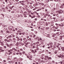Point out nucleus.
<instances>
[{"mask_svg": "<svg viewBox=\"0 0 64 64\" xmlns=\"http://www.w3.org/2000/svg\"><path fill=\"white\" fill-rule=\"evenodd\" d=\"M34 51L33 50H32V53H34V56H35L36 55H35V52H34Z\"/></svg>", "mask_w": 64, "mask_h": 64, "instance_id": "nucleus-1", "label": "nucleus"}, {"mask_svg": "<svg viewBox=\"0 0 64 64\" xmlns=\"http://www.w3.org/2000/svg\"><path fill=\"white\" fill-rule=\"evenodd\" d=\"M38 4L40 5V6H43V5H44V4L43 3H40L39 2H38Z\"/></svg>", "mask_w": 64, "mask_h": 64, "instance_id": "nucleus-2", "label": "nucleus"}, {"mask_svg": "<svg viewBox=\"0 0 64 64\" xmlns=\"http://www.w3.org/2000/svg\"><path fill=\"white\" fill-rule=\"evenodd\" d=\"M31 43L30 42H28L26 44V45H29Z\"/></svg>", "mask_w": 64, "mask_h": 64, "instance_id": "nucleus-3", "label": "nucleus"}, {"mask_svg": "<svg viewBox=\"0 0 64 64\" xmlns=\"http://www.w3.org/2000/svg\"><path fill=\"white\" fill-rule=\"evenodd\" d=\"M48 56H45V58H44V60H47V59L48 58Z\"/></svg>", "mask_w": 64, "mask_h": 64, "instance_id": "nucleus-4", "label": "nucleus"}, {"mask_svg": "<svg viewBox=\"0 0 64 64\" xmlns=\"http://www.w3.org/2000/svg\"><path fill=\"white\" fill-rule=\"evenodd\" d=\"M58 14H60L61 13V12H62V10H59L58 11Z\"/></svg>", "mask_w": 64, "mask_h": 64, "instance_id": "nucleus-5", "label": "nucleus"}, {"mask_svg": "<svg viewBox=\"0 0 64 64\" xmlns=\"http://www.w3.org/2000/svg\"><path fill=\"white\" fill-rule=\"evenodd\" d=\"M4 55L5 56H7V55H8V53H7V52H6Z\"/></svg>", "mask_w": 64, "mask_h": 64, "instance_id": "nucleus-6", "label": "nucleus"}, {"mask_svg": "<svg viewBox=\"0 0 64 64\" xmlns=\"http://www.w3.org/2000/svg\"><path fill=\"white\" fill-rule=\"evenodd\" d=\"M47 59L48 60H49L50 59V60H51V59H52V58H51V57H48V58H47Z\"/></svg>", "mask_w": 64, "mask_h": 64, "instance_id": "nucleus-7", "label": "nucleus"}, {"mask_svg": "<svg viewBox=\"0 0 64 64\" xmlns=\"http://www.w3.org/2000/svg\"><path fill=\"white\" fill-rule=\"evenodd\" d=\"M62 49V51H64V47H62L61 48Z\"/></svg>", "mask_w": 64, "mask_h": 64, "instance_id": "nucleus-8", "label": "nucleus"}, {"mask_svg": "<svg viewBox=\"0 0 64 64\" xmlns=\"http://www.w3.org/2000/svg\"><path fill=\"white\" fill-rule=\"evenodd\" d=\"M27 42V40H25L23 41V42L24 43H26Z\"/></svg>", "mask_w": 64, "mask_h": 64, "instance_id": "nucleus-9", "label": "nucleus"}, {"mask_svg": "<svg viewBox=\"0 0 64 64\" xmlns=\"http://www.w3.org/2000/svg\"><path fill=\"white\" fill-rule=\"evenodd\" d=\"M59 25H60V26H62H62H63V24H61H61H59Z\"/></svg>", "mask_w": 64, "mask_h": 64, "instance_id": "nucleus-10", "label": "nucleus"}, {"mask_svg": "<svg viewBox=\"0 0 64 64\" xmlns=\"http://www.w3.org/2000/svg\"><path fill=\"white\" fill-rule=\"evenodd\" d=\"M0 33L1 34H2L3 33V30H1L0 31Z\"/></svg>", "mask_w": 64, "mask_h": 64, "instance_id": "nucleus-11", "label": "nucleus"}, {"mask_svg": "<svg viewBox=\"0 0 64 64\" xmlns=\"http://www.w3.org/2000/svg\"><path fill=\"white\" fill-rule=\"evenodd\" d=\"M1 45L2 46H4V44L3 43V42H2V43H1Z\"/></svg>", "mask_w": 64, "mask_h": 64, "instance_id": "nucleus-12", "label": "nucleus"}, {"mask_svg": "<svg viewBox=\"0 0 64 64\" xmlns=\"http://www.w3.org/2000/svg\"><path fill=\"white\" fill-rule=\"evenodd\" d=\"M25 32H22V35H25Z\"/></svg>", "mask_w": 64, "mask_h": 64, "instance_id": "nucleus-13", "label": "nucleus"}, {"mask_svg": "<svg viewBox=\"0 0 64 64\" xmlns=\"http://www.w3.org/2000/svg\"><path fill=\"white\" fill-rule=\"evenodd\" d=\"M2 47H0V50H2Z\"/></svg>", "mask_w": 64, "mask_h": 64, "instance_id": "nucleus-14", "label": "nucleus"}, {"mask_svg": "<svg viewBox=\"0 0 64 64\" xmlns=\"http://www.w3.org/2000/svg\"><path fill=\"white\" fill-rule=\"evenodd\" d=\"M49 44L50 45H52V44H53V43H52V42H50L49 43Z\"/></svg>", "mask_w": 64, "mask_h": 64, "instance_id": "nucleus-15", "label": "nucleus"}, {"mask_svg": "<svg viewBox=\"0 0 64 64\" xmlns=\"http://www.w3.org/2000/svg\"><path fill=\"white\" fill-rule=\"evenodd\" d=\"M10 46H13V44H10Z\"/></svg>", "mask_w": 64, "mask_h": 64, "instance_id": "nucleus-16", "label": "nucleus"}, {"mask_svg": "<svg viewBox=\"0 0 64 64\" xmlns=\"http://www.w3.org/2000/svg\"><path fill=\"white\" fill-rule=\"evenodd\" d=\"M39 39L40 40V41H42V39H41V38H39Z\"/></svg>", "mask_w": 64, "mask_h": 64, "instance_id": "nucleus-17", "label": "nucleus"}, {"mask_svg": "<svg viewBox=\"0 0 64 64\" xmlns=\"http://www.w3.org/2000/svg\"><path fill=\"white\" fill-rule=\"evenodd\" d=\"M50 19H53V18H52V16H51L50 17Z\"/></svg>", "mask_w": 64, "mask_h": 64, "instance_id": "nucleus-18", "label": "nucleus"}, {"mask_svg": "<svg viewBox=\"0 0 64 64\" xmlns=\"http://www.w3.org/2000/svg\"><path fill=\"white\" fill-rule=\"evenodd\" d=\"M11 62H12V61H10H10L8 62L9 63H10V64H11Z\"/></svg>", "mask_w": 64, "mask_h": 64, "instance_id": "nucleus-19", "label": "nucleus"}, {"mask_svg": "<svg viewBox=\"0 0 64 64\" xmlns=\"http://www.w3.org/2000/svg\"><path fill=\"white\" fill-rule=\"evenodd\" d=\"M23 40H26V38H23Z\"/></svg>", "mask_w": 64, "mask_h": 64, "instance_id": "nucleus-20", "label": "nucleus"}, {"mask_svg": "<svg viewBox=\"0 0 64 64\" xmlns=\"http://www.w3.org/2000/svg\"><path fill=\"white\" fill-rule=\"evenodd\" d=\"M59 7V6H58V5H56V7L57 8H58V7Z\"/></svg>", "mask_w": 64, "mask_h": 64, "instance_id": "nucleus-21", "label": "nucleus"}, {"mask_svg": "<svg viewBox=\"0 0 64 64\" xmlns=\"http://www.w3.org/2000/svg\"><path fill=\"white\" fill-rule=\"evenodd\" d=\"M36 50V51H37L38 50H39V48H37Z\"/></svg>", "mask_w": 64, "mask_h": 64, "instance_id": "nucleus-22", "label": "nucleus"}, {"mask_svg": "<svg viewBox=\"0 0 64 64\" xmlns=\"http://www.w3.org/2000/svg\"><path fill=\"white\" fill-rule=\"evenodd\" d=\"M13 40L14 41H15V40H16V38H13Z\"/></svg>", "mask_w": 64, "mask_h": 64, "instance_id": "nucleus-23", "label": "nucleus"}, {"mask_svg": "<svg viewBox=\"0 0 64 64\" xmlns=\"http://www.w3.org/2000/svg\"><path fill=\"white\" fill-rule=\"evenodd\" d=\"M41 59H44V58H43V56H41Z\"/></svg>", "mask_w": 64, "mask_h": 64, "instance_id": "nucleus-24", "label": "nucleus"}, {"mask_svg": "<svg viewBox=\"0 0 64 64\" xmlns=\"http://www.w3.org/2000/svg\"><path fill=\"white\" fill-rule=\"evenodd\" d=\"M62 13L63 14H64V12L63 11H62V12L61 14H62Z\"/></svg>", "mask_w": 64, "mask_h": 64, "instance_id": "nucleus-25", "label": "nucleus"}, {"mask_svg": "<svg viewBox=\"0 0 64 64\" xmlns=\"http://www.w3.org/2000/svg\"><path fill=\"white\" fill-rule=\"evenodd\" d=\"M9 40H10V41H12V39H10Z\"/></svg>", "mask_w": 64, "mask_h": 64, "instance_id": "nucleus-26", "label": "nucleus"}, {"mask_svg": "<svg viewBox=\"0 0 64 64\" xmlns=\"http://www.w3.org/2000/svg\"><path fill=\"white\" fill-rule=\"evenodd\" d=\"M28 40H29V41H31V38H29L28 39Z\"/></svg>", "mask_w": 64, "mask_h": 64, "instance_id": "nucleus-27", "label": "nucleus"}, {"mask_svg": "<svg viewBox=\"0 0 64 64\" xmlns=\"http://www.w3.org/2000/svg\"><path fill=\"white\" fill-rule=\"evenodd\" d=\"M62 36H60V38H62Z\"/></svg>", "mask_w": 64, "mask_h": 64, "instance_id": "nucleus-28", "label": "nucleus"}, {"mask_svg": "<svg viewBox=\"0 0 64 64\" xmlns=\"http://www.w3.org/2000/svg\"><path fill=\"white\" fill-rule=\"evenodd\" d=\"M41 30H44V29L43 28H41Z\"/></svg>", "mask_w": 64, "mask_h": 64, "instance_id": "nucleus-29", "label": "nucleus"}, {"mask_svg": "<svg viewBox=\"0 0 64 64\" xmlns=\"http://www.w3.org/2000/svg\"><path fill=\"white\" fill-rule=\"evenodd\" d=\"M46 29V30H47V29H49V28L48 27H47Z\"/></svg>", "mask_w": 64, "mask_h": 64, "instance_id": "nucleus-30", "label": "nucleus"}, {"mask_svg": "<svg viewBox=\"0 0 64 64\" xmlns=\"http://www.w3.org/2000/svg\"><path fill=\"white\" fill-rule=\"evenodd\" d=\"M58 56L59 58H60V57L61 58H62V56Z\"/></svg>", "mask_w": 64, "mask_h": 64, "instance_id": "nucleus-31", "label": "nucleus"}, {"mask_svg": "<svg viewBox=\"0 0 64 64\" xmlns=\"http://www.w3.org/2000/svg\"><path fill=\"white\" fill-rule=\"evenodd\" d=\"M8 37H9V38H11V37H12V36H8Z\"/></svg>", "mask_w": 64, "mask_h": 64, "instance_id": "nucleus-32", "label": "nucleus"}, {"mask_svg": "<svg viewBox=\"0 0 64 64\" xmlns=\"http://www.w3.org/2000/svg\"><path fill=\"white\" fill-rule=\"evenodd\" d=\"M27 45H26V44L25 45V47H26L27 48H28V46H27Z\"/></svg>", "mask_w": 64, "mask_h": 64, "instance_id": "nucleus-33", "label": "nucleus"}, {"mask_svg": "<svg viewBox=\"0 0 64 64\" xmlns=\"http://www.w3.org/2000/svg\"><path fill=\"white\" fill-rule=\"evenodd\" d=\"M25 34L26 35H28V34L27 33H26Z\"/></svg>", "mask_w": 64, "mask_h": 64, "instance_id": "nucleus-34", "label": "nucleus"}, {"mask_svg": "<svg viewBox=\"0 0 64 64\" xmlns=\"http://www.w3.org/2000/svg\"><path fill=\"white\" fill-rule=\"evenodd\" d=\"M2 36H0V39H2Z\"/></svg>", "mask_w": 64, "mask_h": 64, "instance_id": "nucleus-35", "label": "nucleus"}, {"mask_svg": "<svg viewBox=\"0 0 64 64\" xmlns=\"http://www.w3.org/2000/svg\"><path fill=\"white\" fill-rule=\"evenodd\" d=\"M58 27H55V29H58Z\"/></svg>", "mask_w": 64, "mask_h": 64, "instance_id": "nucleus-36", "label": "nucleus"}, {"mask_svg": "<svg viewBox=\"0 0 64 64\" xmlns=\"http://www.w3.org/2000/svg\"><path fill=\"white\" fill-rule=\"evenodd\" d=\"M30 58H32V55L30 56Z\"/></svg>", "mask_w": 64, "mask_h": 64, "instance_id": "nucleus-37", "label": "nucleus"}, {"mask_svg": "<svg viewBox=\"0 0 64 64\" xmlns=\"http://www.w3.org/2000/svg\"><path fill=\"white\" fill-rule=\"evenodd\" d=\"M56 43H57L56 42V43H54V45H55V46H56V45H57V44H56Z\"/></svg>", "mask_w": 64, "mask_h": 64, "instance_id": "nucleus-38", "label": "nucleus"}, {"mask_svg": "<svg viewBox=\"0 0 64 64\" xmlns=\"http://www.w3.org/2000/svg\"><path fill=\"white\" fill-rule=\"evenodd\" d=\"M33 48H35V46H33Z\"/></svg>", "mask_w": 64, "mask_h": 64, "instance_id": "nucleus-39", "label": "nucleus"}, {"mask_svg": "<svg viewBox=\"0 0 64 64\" xmlns=\"http://www.w3.org/2000/svg\"><path fill=\"white\" fill-rule=\"evenodd\" d=\"M9 32V31L8 30L6 31V33H8Z\"/></svg>", "mask_w": 64, "mask_h": 64, "instance_id": "nucleus-40", "label": "nucleus"}, {"mask_svg": "<svg viewBox=\"0 0 64 64\" xmlns=\"http://www.w3.org/2000/svg\"><path fill=\"white\" fill-rule=\"evenodd\" d=\"M14 50V51H17V50L15 48Z\"/></svg>", "mask_w": 64, "mask_h": 64, "instance_id": "nucleus-41", "label": "nucleus"}, {"mask_svg": "<svg viewBox=\"0 0 64 64\" xmlns=\"http://www.w3.org/2000/svg\"><path fill=\"white\" fill-rule=\"evenodd\" d=\"M52 47H53V46L52 45L50 46V48H52Z\"/></svg>", "mask_w": 64, "mask_h": 64, "instance_id": "nucleus-42", "label": "nucleus"}, {"mask_svg": "<svg viewBox=\"0 0 64 64\" xmlns=\"http://www.w3.org/2000/svg\"><path fill=\"white\" fill-rule=\"evenodd\" d=\"M33 45H34V46H35V45H36V43H34Z\"/></svg>", "mask_w": 64, "mask_h": 64, "instance_id": "nucleus-43", "label": "nucleus"}, {"mask_svg": "<svg viewBox=\"0 0 64 64\" xmlns=\"http://www.w3.org/2000/svg\"><path fill=\"white\" fill-rule=\"evenodd\" d=\"M60 40H62V38H60Z\"/></svg>", "mask_w": 64, "mask_h": 64, "instance_id": "nucleus-44", "label": "nucleus"}, {"mask_svg": "<svg viewBox=\"0 0 64 64\" xmlns=\"http://www.w3.org/2000/svg\"><path fill=\"white\" fill-rule=\"evenodd\" d=\"M29 60H32V59L31 58H29Z\"/></svg>", "mask_w": 64, "mask_h": 64, "instance_id": "nucleus-45", "label": "nucleus"}, {"mask_svg": "<svg viewBox=\"0 0 64 64\" xmlns=\"http://www.w3.org/2000/svg\"><path fill=\"white\" fill-rule=\"evenodd\" d=\"M53 16H56V14H53Z\"/></svg>", "mask_w": 64, "mask_h": 64, "instance_id": "nucleus-46", "label": "nucleus"}, {"mask_svg": "<svg viewBox=\"0 0 64 64\" xmlns=\"http://www.w3.org/2000/svg\"><path fill=\"white\" fill-rule=\"evenodd\" d=\"M21 34H22V33H21V32H20L19 33V35H21Z\"/></svg>", "mask_w": 64, "mask_h": 64, "instance_id": "nucleus-47", "label": "nucleus"}, {"mask_svg": "<svg viewBox=\"0 0 64 64\" xmlns=\"http://www.w3.org/2000/svg\"><path fill=\"white\" fill-rule=\"evenodd\" d=\"M36 37L35 35H34V36H33V38H34Z\"/></svg>", "mask_w": 64, "mask_h": 64, "instance_id": "nucleus-48", "label": "nucleus"}, {"mask_svg": "<svg viewBox=\"0 0 64 64\" xmlns=\"http://www.w3.org/2000/svg\"><path fill=\"white\" fill-rule=\"evenodd\" d=\"M38 46H40V47H41V44H39L38 45Z\"/></svg>", "mask_w": 64, "mask_h": 64, "instance_id": "nucleus-49", "label": "nucleus"}, {"mask_svg": "<svg viewBox=\"0 0 64 64\" xmlns=\"http://www.w3.org/2000/svg\"><path fill=\"white\" fill-rule=\"evenodd\" d=\"M7 47H9L10 46H9V45L8 44L7 45Z\"/></svg>", "mask_w": 64, "mask_h": 64, "instance_id": "nucleus-50", "label": "nucleus"}, {"mask_svg": "<svg viewBox=\"0 0 64 64\" xmlns=\"http://www.w3.org/2000/svg\"><path fill=\"white\" fill-rule=\"evenodd\" d=\"M40 60H40V59H39L38 60V61H40Z\"/></svg>", "mask_w": 64, "mask_h": 64, "instance_id": "nucleus-51", "label": "nucleus"}, {"mask_svg": "<svg viewBox=\"0 0 64 64\" xmlns=\"http://www.w3.org/2000/svg\"><path fill=\"white\" fill-rule=\"evenodd\" d=\"M16 55H19V53H18V52H17L16 53Z\"/></svg>", "mask_w": 64, "mask_h": 64, "instance_id": "nucleus-52", "label": "nucleus"}, {"mask_svg": "<svg viewBox=\"0 0 64 64\" xmlns=\"http://www.w3.org/2000/svg\"><path fill=\"white\" fill-rule=\"evenodd\" d=\"M10 40H8L7 41V42H10Z\"/></svg>", "mask_w": 64, "mask_h": 64, "instance_id": "nucleus-53", "label": "nucleus"}, {"mask_svg": "<svg viewBox=\"0 0 64 64\" xmlns=\"http://www.w3.org/2000/svg\"><path fill=\"white\" fill-rule=\"evenodd\" d=\"M16 38H17V39H18V38H19L18 37V36H17L16 37Z\"/></svg>", "mask_w": 64, "mask_h": 64, "instance_id": "nucleus-54", "label": "nucleus"}, {"mask_svg": "<svg viewBox=\"0 0 64 64\" xmlns=\"http://www.w3.org/2000/svg\"><path fill=\"white\" fill-rule=\"evenodd\" d=\"M20 41H22V38H20Z\"/></svg>", "mask_w": 64, "mask_h": 64, "instance_id": "nucleus-55", "label": "nucleus"}, {"mask_svg": "<svg viewBox=\"0 0 64 64\" xmlns=\"http://www.w3.org/2000/svg\"><path fill=\"white\" fill-rule=\"evenodd\" d=\"M12 36H13V37H15V35H14V34H13L12 35Z\"/></svg>", "mask_w": 64, "mask_h": 64, "instance_id": "nucleus-56", "label": "nucleus"}, {"mask_svg": "<svg viewBox=\"0 0 64 64\" xmlns=\"http://www.w3.org/2000/svg\"><path fill=\"white\" fill-rule=\"evenodd\" d=\"M10 51H13V50L12 49L10 50Z\"/></svg>", "mask_w": 64, "mask_h": 64, "instance_id": "nucleus-57", "label": "nucleus"}, {"mask_svg": "<svg viewBox=\"0 0 64 64\" xmlns=\"http://www.w3.org/2000/svg\"><path fill=\"white\" fill-rule=\"evenodd\" d=\"M45 13H42L43 15H45Z\"/></svg>", "mask_w": 64, "mask_h": 64, "instance_id": "nucleus-58", "label": "nucleus"}, {"mask_svg": "<svg viewBox=\"0 0 64 64\" xmlns=\"http://www.w3.org/2000/svg\"><path fill=\"white\" fill-rule=\"evenodd\" d=\"M7 39H5L4 40V41H7Z\"/></svg>", "mask_w": 64, "mask_h": 64, "instance_id": "nucleus-59", "label": "nucleus"}, {"mask_svg": "<svg viewBox=\"0 0 64 64\" xmlns=\"http://www.w3.org/2000/svg\"><path fill=\"white\" fill-rule=\"evenodd\" d=\"M1 50V52H3L4 51V50Z\"/></svg>", "mask_w": 64, "mask_h": 64, "instance_id": "nucleus-60", "label": "nucleus"}, {"mask_svg": "<svg viewBox=\"0 0 64 64\" xmlns=\"http://www.w3.org/2000/svg\"><path fill=\"white\" fill-rule=\"evenodd\" d=\"M36 64H39V63H38V62H36Z\"/></svg>", "mask_w": 64, "mask_h": 64, "instance_id": "nucleus-61", "label": "nucleus"}, {"mask_svg": "<svg viewBox=\"0 0 64 64\" xmlns=\"http://www.w3.org/2000/svg\"><path fill=\"white\" fill-rule=\"evenodd\" d=\"M45 15H46V16H48V14H45Z\"/></svg>", "mask_w": 64, "mask_h": 64, "instance_id": "nucleus-62", "label": "nucleus"}, {"mask_svg": "<svg viewBox=\"0 0 64 64\" xmlns=\"http://www.w3.org/2000/svg\"><path fill=\"white\" fill-rule=\"evenodd\" d=\"M5 1L7 3V0H5Z\"/></svg>", "mask_w": 64, "mask_h": 64, "instance_id": "nucleus-63", "label": "nucleus"}, {"mask_svg": "<svg viewBox=\"0 0 64 64\" xmlns=\"http://www.w3.org/2000/svg\"><path fill=\"white\" fill-rule=\"evenodd\" d=\"M62 57H64V56L63 55H62Z\"/></svg>", "mask_w": 64, "mask_h": 64, "instance_id": "nucleus-64", "label": "nucleus"}]
</instances>
